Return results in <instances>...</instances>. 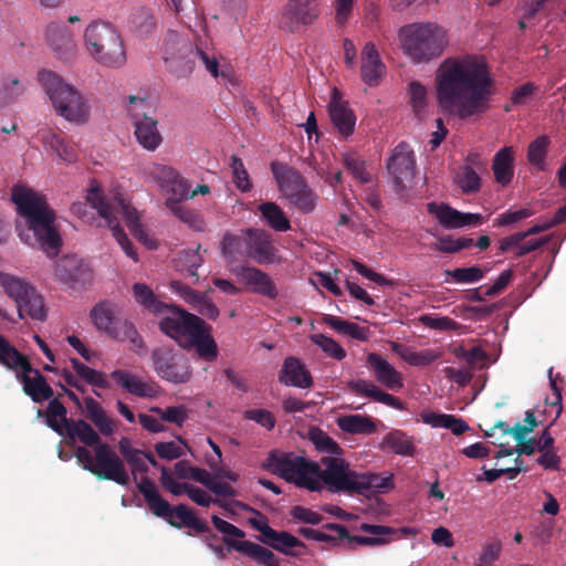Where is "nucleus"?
I'll return each mask as SVG.
<instances>
[{"label": "nucleus", "instance_id": "obj_1", "mask_svg": "<svg viewBox=\"0 0 566 566\" xmlns=\"http://www.w3.org/2000/svg\"><path fill=\"white\" fill-rule=\"evenodd\" d=\"M263 467L269 472L311 492H319L326 486L332 493L371 497L394 488L391 476L357 472L342 458L323 457L319 464L294 452L272 450Z\"/></svg>", "mask_w": 566, "mask_h": 566}, {"label": "nucleus", "instance_id": "obj_2", "mask_svg": "<svg viewBox=\"0 0 566 566\" xmlns=\"http://www.w3.org/2000/svg\"><path fill=\"white\" fill-rule=\"evenodd\" d=\"M439 107L461 119L483 114L489 108L493 81L486 65L473 57H449L436 75Z\"/></svg>", "mask_w": 566, "mask_h": 566}, {"label": "nucleus", "instance_id": "obj_3", "mask_svg": "<svg viewBox=\"0 0 566 566\" xmlns=\"http://www.w3.org/2000/svg\"><path fill=\"white\" fill-rule=\"evenodd\" d=\"M158 322L159 331L174 339L182 349H195L198 357L207 363L214 361L219 350L211 335L212 326L201 317L175 304H167Z\"/></svg>", "mask_w": 566, "mask_h": 566}, {"label": "nucleus", "instance_id": "obj_4", "mask_svg": "<svg viewBox=\"0 0 566 566\" xmlns=\"http://www.w3.org/2000/svg\"><path fill=\"white\" fill-rule=\"evenodd\" d=\"M91 206L97 210L98 214L106 221L112 230L113 237L116 239L123 251L127 256L135 262L138 261L136 251L133 243L127 238L123 228L118 223V217H122L130 233L143 242L148 249H156V240L149 238L140 224L139 214L120 195H115L112 198L103 196L102 191L96 188H91L86 196Z\"/></svg>", "mask_w": 566, "mask_h": 566}, {"label": "nucleus", "instance_id": "obj_5", "mask_svg": "<svg viewBox=\"0 0 566 566\" xmlns=\"http://www.w3.org/2000/svg\"><path fill=\"white\" fill-rule=\"evenodd\" d=\"M12 201L20 216L25 218L35 242L49 258H55L62 245L60 233L54 227L55 213L45 199L30 188L15 185L11 191Z\"/></svg>", "mask_w": 566, "mask_h": 566}, {"label": "nucleus", "instance_id": "obj_6", "mask_svg": "<svg viewBox=\"0 0 566 566\" xmlns=\"http://www.w3.org/2000/svg\"><path fill=\"white\" fill-rule=\"evenodd\" d=\"M401 49L415 63H429L440 57L449 40L444 28L432 22H416L399 30Z\"/></svg>", "mask_w": 566, "mask_h": 566}, {"label": "nucleus", "instance_id": "obj_7", "mask_svg": "<svg viewBox=\"0 0 566 566\" xmlns=\"http://www.w3.org/2000/svg\"><path fill=\"white\" fill-rule=\"evenodd\" d=\"M137 489L143 494L149 511L155 516L165 518L170 526L175 528L186 527L192 530L196 534H208L207 541L217 537L216 534L211 533L207 522L197 517L187 505L171 506L163 499L156 484L148 476L140 479Z\"/></svg>", "mask_w": 566, "mask_h": 566}, {"label": "nucleus", "instance_id": "obj_8", "mask_svg": "<svg viewBox=\"0 0 566 566\" xmlns=\"http://www.w3.org/2000/svg\"><path fill=\"white\" fill-rule=\"evenodd\" d=\"M38 80L59 116L75 124H84L88 119L90 106L73 85L46 70L39 72Z\"/></svg>", "mask_w": 566, "mask_h": 566}, {"label": "nucleus", "instance_id": "obj_9", "mask_svg": "<svg viewBox=\"0 0 566 566\" xmlns=\"http://www.w3.org/2000/svg\"><path fill=\"white\" fill-rule=\"evenodd\" d=\"M0 365L12 370L22 385L23 392L35 403L53 400V389L39 369L33 368L29 358L7 339L0 346Z\"/></svg>", "mask_w": 566, "mask_h": 566}, {"label": "nucleus", "instance_id": "obj_10", "mask_svg": "<svg viewBox=\"0 0 566 566\" xmlns=\"http://www.w3.org/2000/svg\"><path fill=\"white\" fill-rule=\"evenodd\" d=\"M85 46L91 56L107 67H119L126 53L119 33L107 22H93L84 33Z\"/></svg>", "mask_w": 566, "mask_h": 566}, {"label": "nucleus", "instance_id": "obj_11", "mask_svg": "<svg viewBox=\"0 0 566 566\" xmlns=\"http://www.w3.org/2000/svg\"><path fill=\"white\" fill-rule=\"evenodd\" d=\"M65 406L56 398L48 403L45 423L59 436L64 437L69 446L80 441L87 447L102 444L98 433L85 420L70 419L66 417Z\"/></svg>", "mask_w": 566, "mask_h": 566}, {"label": "nucleus", "instance_id": "obj_12", "mask_svg": "<svg viewBox=\"0 0 566 566\" xmlns=\"http://www.w3.org/2000/svg\"><path fill=\"white\" fill-rule=\"evenodd\" d=\"M272 171L279 190L290 205L304 214L311 213L315 209L317 195L296 169L287 166L276 168L272 164Z\"/></svg>", "mask_w": 566, "mask_h": 566}, {"label": "nucleus", "instance_id": "obj_13", "mask_svg": "<svg viewBox=\"0 0 566 566\" xmlns=\"http://www.w3.org/2000/svg\"><path fill=\"white\" fill-rule=\"evenodd\" d=\"M0 283L4 292L17 303L20 318H24L25 315L36 321L46 318L43 297L27 281L11 274H1Z\"/></svg>", "mask_w": 566, "mask_h": 566}, {"label": "nucleus", "instance_id": "obj_14", "mask_svg": "<svg viewBox=\"0 0 566 566\" xmlns=\"http://www.w3.org/2000/svg\"><path fill=\"white\" fill-rule=\"evenodd\" d=\"M150 358L154 371L163 380L180 385L188 382L192 377L188 357L170 346L154 348Z\"/></svg>", "mask_w": 566, "mask_h": 566}, {"label": "nucleus", "instance_id": "obj_15", "mask_svg": "<svg viewBox=\"0 0 566 566\" xmlns=\"http://www.w3.org/2000/svg\"><path fill=\"white\" fill-rule=\"evenodd\" d=\"M167 70L176 78L188 77L195 69V49L177 33L171 32L165 40Z\"/></svg>", "mask_w": 566, "mask_h": 566}, {"label": "nucleus", "instance_id": "obj_16", "mask_svg": "<svg viewBox=\"0 0 566 566\" xmlns=\"http://www.w3.org/2000/svg\"><path fill=\"white\" fill-rule=\"evenodd\" d=\"M386 167L395 188L402 191L415 177L416 157L409 144L406 142L399 143L392 149Z\"/></svg>", "mask_w": 566, "mask_h": 566}, {"label": "nucleus", "instance_id": "obj_17", "mask_svg": "<svg viewBox=\"0 0 566 566\" xmlns=\"http://www.w3.org/2000/svg\"><path fill=\"white\" fill-rule=\"evenodd\" d=\"M97 473L94 475L98 480L114 481L119 485L127 486L129 484V475L125 470L123 460L107 444L102 443L94 448Z\"/></svg>", "mask_w": 566, "mask_h": 566}, {"label": "nucleus", "instance_id": "obj_18", "mask_svg": "<svg viewBox=\"0 0 566 566\" xmlns=\"http://www.w3.org/2000/svg\"><path fill=\"white\" fill-rule=\"evenodd\" d=\"M427 208L428 212L433 214L444 229L476 227L484 222V217L481 213L461 212L448 203L429 202Z\"/></svg>", "mask_w": 566, "mask_h": 566}, {"label": "nucleus", "instance_id": "obj_19", "mask_svg": "<svg viewBox=\"0 0 566 566\" xmlns=\"http://www.w3.org/2000/svg\"><path fill=\"white\" fill-rule=\"evenodd\" d=\"M245 256L259 264H269L274 261L276 249L270 234L261 229H248L244 238Z\"/></svg>", "mask_w": 566, "mask_h": 566}, {"label": "nucleus", "instance_id": "obj_20", "mask_svg": "<svg viewBox=\"0 0 566 566\" xmlns=\"http://www.w3.org/2000/svg\"><path fill=\"white\" fill-rule=\"evenodd\" d=\"M324 527L326 530L336 532L337 538L339 539H347L349 544H357L363 546H375L385 544L386 541L380 536L392 533V530L388 526L373 525L367 523H363L360 525V530L374 536L350 535L345 526L336 523H328L324 525Z\"/></svg>", "mask_w": 566, "mask_h": 566}, {"label": "nucleus", "instance_id": "obj_21", "mask_svg": "<svg viewBox=\"0 0 566 566\" xmlns=\"http://www.w3.org/2000/svg\"><path fill=\"white\" fill-rule=\"evenodd\" d=\"M279 380L285 386L307 389L313 386V377L305 364L294 356L286 357L279 374Z\"/></svg>", "mask_w": 566, "mask_h": 566}, {"label": "nucleus", "instance_id": "obj_22", "mask_svg": "<svg viewBox=\"0 0 566 566\" xmlns=\"http://www.w3.org/2000/svg\"><path fill=\"white\" fill-rule=\"evenodd\" d=\"M59 279L76 289L88 284L92 280L91 270L76 258H63L56 266Z\"/></svg>", "mask_w": 566, "mask_h": 566}, {"label": "nucleus", "instance_id": "obj_23", "mask_svg": "<svg viewBox=\"0 0 566 566\" xmlns=\"http://www.w3.org/2000/svg\"><path fill=\"white\" fill-rule=\"evenodd\" d=\"M367 364L374 370L378 382L390 390L400 389L403 386L401 374L390 365L380 354L370 353Z\"/></svg>", "mask_w": 566, "mask_h": 566}, {"label": "nucleus", "instance_id": "obj_24", "mask_svg": "<svg viewBox=\"0 0 566 566\" xmlns=\"http://www.w3.org/2000/svg\"><path fill=\"white\" fill-rule=\"evenodd\" d=\"M235 274L247 284L252 286V292L271 300L276 298L277 289L272 279L262 270L252 266H241Z\"/></svg>", "mask_w": 566, "mask_h": 566}, {"label": "nucleus", "instance_id": "obj_25", "mask_svg": "<svg viewBox=\"0 0 566 566\" xmlns=\"http://www.w3.org/2000/svg\"><path fill=\"white\" fill-rule=\"evenodd\" d=\"M347 388L355 395L370 398L397 410H403V403L399 398L382 391L373 381L355 379L347 382Z\"/></svg>", "mask_w": 566, "mask_h": 566}, {"label": "nucleus", "instance_id": "obj_26", "mask_svg": "<svg viewBox=\"0 0 566 566\" xmlns=\"http://www.w3.org/2000/svg\"><path fill=\"white\" fill-rule=\"evenodd\" d=\"M223 543L228 546L229 551L234 549L240 552L259 564L264 566H280V560L274 553L256 543L235 541L228 537H223Z\"/></svg>", "mask_w": 566, "mask_h": 566}, {"label": "nucleus", "instance_id": "obj_27", "mask_svg": "<svg viewBox=\"0 0 566 566\" xmlns=\"http://www.w3.org/2000/svg\"><path fill=\"white\" fill-rule=\"evenodd\" d=\"M385 72V65L373 42H367L361 51V78L369 86H376Z\"/></svg>", "mask_w": 566, "mask_h": 566}, {"label": "nucleus", "instance_id": "obj_28", "mask_svg": "<svg viewBox=\"0 0 566 566\" xmlns=\"http://www.w3.org/2000/svg\"><path fill=\"white\" fill-rule=\"evenodd\" d=\"M94 326L105 332L109 337L114 338V333L120 331V324L124 319H118L115 315V305L102 301L97 303L90 313Z\"/></svg>", "mask_w": 566, "mask_h": 566}, {"label": "nucleus", "instance_id": "obj_29", "mask_svg": "<svg viewBox=\"0 0 566 566\" xmlns=\"http://www.w3.org/2000/svg\"><path fill=\"white\" fill-rule=\"evenodd\" d=\"M111 377L116 385L134 396L151 398L157 394V389L154 385L145 382L139 376L129 370L116 369L111 373Z\"/></svg>", "mask_w": 566, "mask_h": 566}, {"label": "nucleus", "instance_id": "obj_30", "mask_svg": "<svg viewBox=\"0 0 566 566\" xmlns=\"http://www.w3.org/2000/svg\"><path fill=\"white\" fill-rule=\"evenodd\" d=\"M494 180L502 187L509 186L514 177V149L505 146L499 149L492 160Z\"/></svg>", "mask_w": 566, "mask_h": 566}, {"label": "nucleus", "instance_id": "obj_31", "mask_svg": "<svg viewBox=\"0 0 566 566\" xmlns=\"http://www.w3.org/2000/svg\"><path fill=\"white\" fill-rule=\"evenodd\" d=\"M336 92L329 103V116L333 125L344 137H348L353 134L356 116L354 112L348 107L347 103L336 98Z\"/></svg>", "mask_w": 566, "mask_h": 566}, {"label": "nucleus", "instance_id": "obj_32", "mask_svg": "<svg viewBox=\"0 0 566 566\" xmlns=\"http://www.w3.org/2000/svg\"><path fill=\"white\" fill-rule=\"evenodd\" d=\"M39 135L45 147L61 160L69 164L77 160V153L74 146L65 140L61 134L52 129H42L39 132Z\"/></svg>", "mask_w": 566, "mask_h": 566}, {"label": "nucleus", "instance_id": "obj_33", "mask_svg": "<svg viewBox=\"0 0 566 566\" xmlns=\"http://www.w3.org/2000/svg\"><path fill=\"white\" fill-rule=\"evenodd\" d=\"M133 126L135 137L143 148L154 151L159 147L163 137L158 129L157 119L150 116L134 123Z\"/></svg>", "mask_w": 566, "mask_h": 566}, {"label": "nucleus", "instance_id": "obj_34", "mask_svg": "<svg viewBox=\"0 0 566 566\" xmlns=\"http://www.w3.org/2000/svg\"><path fill=\"white\" fill-rule=\"evenodd\" d=\"M285 13L287 18L296 23L312 24L319 15L317 0H289Z\"/></svg>", "mask_w": 566, "mask_h": 566}, {"label": "nucleus", "instance_id": "obj_35", "mask_svg": "<svg viewBox=\"0 0 566 566\" xmlns=\"http://www.w3.org/2000/svg\"><path fill=\"white\" fill-rule=\"evenodd\" d=\"M201 245L198 244L196 249H187L179 251L175 258V266L178 271L185 273L186 277L190 279L192 284L198 283L199 274L197 270L202 265L203 258L200 254Z\"/></svg>", "mask_w": 566, "mask_h": 566}, {"label": "nucleus", "instance_id": "obj_36", "mask_svg": "<svg viewBox=\"0 0 566 566\" xmlns=\"http://www.w3.org/2000/svg\"><path fill=\"white\" fill-rule=\"evenodd\" d=\"M340 430L350 434H373L377 431L375 420L365 415H346L337 418Z\"/></svg>", "mask_w": 566, "mask_h": 566}, {"label": "nucleus", "instance_id": "obj_37", "mask_svg": "<svg viewBox=\"0 0 566 566\" xmlns=\"http://www.w3.org/2000/svg\"><path fill=\"white\" fill-rule=\"evenodd\" d=\"M390 349L395 354H397L401 359H403L407 364L417 367H424L432 364L434 360L439 358V353H436L430 349L415 352L410 347L397 343L390 342Z\"/></svg>", "mask_w": 566, "mask_h": 566}, {"label": "nucleus", "instance_id": "obj_38", "mask_svg": "<svg viewBox=\"0 0 566 566\" xmlns=\"http://www.w3.org/2000/svg\"><path fill=\"white\" fill-rule=\"evenodd\" d=\"M46 39L51 48L65 57L74 49L67 27L61 23H51L46 29Z\"/></svg>", "mask_w": 566, "mask_h": 566}, {"label": "nucleus", "instance_id": "obj_39", "mask_svg": "<svg viewBox=\"0 0 566 566\" xmlns=\"http://www.w3.org/2000/svg\"><path fill=\"white\" fill-rule=\"evenodd\" d=\"M259 211L265 223L277 232H285L291 229L289 218L279 205L272 201L263 202L259 206Z\"/></svg>", "mask_w": 566, "mask_h": 566}, {"label": "nucleus", "instance_id": "obj_40", "mask_svg": "<svg viewBox=\"0 0 566 566\" xmlns=\"http://www.w3.org/2000/svg\"><path fill=\"white\" fill-rule=\"evenodd\" d=\"M323 323L339 334L348 335L354 339L366 342L369 338L370 331L368 327L359 326L338 316L325 315Z\"/></svg>", "mask_w": 566, "mask_h": 566}, {"label": "nucleus", "instance_id": "obj_41", "mask_svg": "<svg viewBox=\"0 0 566 566\" xmlns=\"http://www.w3.org/2000/svg\"><path fill=\"white\" fill-rule=\"evenodd\" d=\"M129 23L139 36H148L157 25L153 10L146 7L134 9L129 15Z\"/></svg>", "mask_w": 566, "mask_h": 566}, {"label": "nucleus", "instance_id": "obj_42", "mask_svg": "<svg viewBox=\"0 0 566 566\" xmlns=\"http://www.w3.org/2000/svg\"><path fill=\"white\" fill-rule=\"evenodd\" d=\"M133 292L136 302L155 316L161 314L163 311L167 308V303L159 301L153 290L146 284L135 283L133 285Z\"/></svg>", "mask_w": 566, "mask_h": 566}, {"label": "nucleus", "instance_id": "obj_43", "mask_svg": "<svg viewBox=\"0 0 566 566\" xmlns=\"http://www.w3.org/2000/svg\"><path fill=\"white\" fill-rule=\"evenodd\" d=\"M166 207L176 216L180 221L188 224L196 231L203 230V220L193 210L182 205V200L176 198H167Z\"/></svg>", "mask_w": 566, "mask_h": 566}, {"label": "nucleus", "instance_id": "obj_44", "mask_svg": "<svg viewBox=\"0 0 566 566\" xmlns=\"http://www.w3.org/2000/svg\"><path fill=\"white\" fill-rule=\"evenodd\" d=\"M166 207L176 216L180 221L188 224L196 231L203 230V220L193 210L182 205V200L176 198H167Z\"/></svg>", "mask_w": 566, "mask_h": 566}, {"label": "nucleus", "instance_id": "obj_45", "mask_svg": "<svg viewBox=\"0 0 566 566\" xmlns=\"http://www.w3.org/2000/svg\"><path fill=\"white\" fill-rule=\"evenodd\" d=\"M118 450L124 460L132 467L133 473L147 472L148 465L146 463L147 453L132 447L127 438H122L118 442Z\"/></svg>", "mask_w": 566, "mask_h": 566}, {"label": "nucleus", "instance_id": "obj_46", "mask_svg": "<svg viewBox=\"0 0 566 566\" xmlns=\"http://www.w3.org/2000/svg\"><path fill=\"white\" fill-rule=\"evenodd\" d=\"M71 364L77 376V379H81L86 384L99 389H107L109 387V382L106 379L104 373L86 366L77 358H71Z\"/></svg>", "mask_w": 566, "mask_h": 566}, {"label": "nucleus", "instance_id": "obj_47", "mask_svg": "<svg viewBox=\"0 0 566 566\" xmlns=\"http://www.w3.org/2000/svg\"><path fill=\"white\" fill-rule=\"evenodd\" d=\"M308 439L317 451L327 453L328 457L339 458L343 452L338 443L317 427L308 430Z\"/></svg>", "mask_w": 566, "mask_h": 566}, {"label": "nucleus", "instance_id": "obj_48", "mask_svg": "<svg viewBox=\"0 0 566 566\" xmlns=\"http://www.w3.org/2000/svg\"><path fill=\"white\" fill-rule=\"evenodd\" d=\"M114 339L120 342H129V349L138 355H144L146 353V344L143 337L136 329L135 325L127 319H124V322H122L120 331L114 333Z\"/></svg>", "mask_w": 566, "mask_h": 566}, {"label": "nucleus", "instance_id": "obj_49", "mask_svg": "<svg viewBox=\"0 0 566 566\" xmlns=\"http://www.w3.org/2000/svg\"><path fill=\"white\" fill-rule=\"evenodd\" d=\"M261 541L265 545L285 555H290L291 549L294 547H304L302 541L285 531L277 532L273 530L272 535H270L269 538Z\"/></svg>", "mask_w": 566, "mask_h": 566}, {"label": "nucleus", "instance_id": "obj_50", "mask_svg": "<svg viewBox=\"0 0 566 566\" xmlns=\"http://www.w3.org/2000/svg\"><path fill=\"white\" fill-rule=\"evenodd\" d=\"M342 163L353 177L361 184L371 181V176L367 171L366 160L355 151H347L342 155Z\"/></svg>", "mask_w": 566, "mask_h": 566}, {"label": "nucleus", "instance_id": "obj_51", "mask_svg": "<svg viewBox=\"0 0 566 566\" xmlns=\"http://www.w3.org/2000/svg\"><path fill=\"white\" fill-rule=\"evenodd\" d=\"M384 444L396 454L412 457L415 453L412 441L400 430H394L387 433L384 438Z\"/></svg>", "mask_w": 566, "mask_h": 566}, {"label": "nucleus", "instance_id": "obj_52", "mask_svg": "<svg viewBox=\"0 0 566 566\" xmlns=\"http://www.w3.org/2000/svg\"><path fill=\"white\" fill-rule=\"evenodd\" d=\"M454 182L463 193H475L481 189V177L471 166L460 167Z\"/></svg>", "mask_w": 566, "mask_h": 566}, {"label": "nucleus", "instance_id": "obj_53", "mask_svg": "<svg viewBox=\"0 0 566 566\" xmlns=\"http://www.w3.org/2000/svg\"><path fill=\"white\" fill-rule=\"evenodd\" d=\"M549 143V137L542 135L534 139L527 149L528 163L542 171L546 169L545 158L548 151Z\"/></svg>", "mask_w": 566, "mask_h": 566}, {"label": "nucleus", "instance_id": "obj_54", "mask_svg": "<svg viewBox=\"0 0 566 566\" xmlns=\"http://www.w3.org/2000/svg\"><path fill=\"white\" fill-rule=\"evenodd\" d=\"M408 103L410 104L417 117H421L428 105V91L424 85L418 81H411L408 84Z\"/></svg>", "mask_w": 566, "mask_h": 566}, {"label": "nucleus", "instance_id": "obj_55", "mask_svg": "<svg viewBox=\"0 0 566 566\" xmlns=\"http://www.w3.org/2000/svg\"><path fill=\"white\" fill-rule=\"evenodd\" d=\"M124 106L133 124L143 118L150 117L149 114L153 112V106L145 96L129 95Z\"/></svg>", "mask_w": 566, "mask_h": 566}, {"label": "nucleus", "instance_id": "obj_56", "mask_svg": "<svg viewBox=\"0 0 566 566\" xmlns=\"http://www.w3.org/2000/svg\"><path fill=\"white\" fill-rule=\"evenodd\" d=\"M472 245H474V241L471 238L460 237L454 239L451 235H442L438 238V242L433 245V250L442 253H457L461 250L469 249Z\"/></svg>", "mask_w": 566, "mask_h": 566}, {"label": "nucleus", "instance_id": "obj_57", "mask_svg": "<svg viewBox=\"0 0 566 566\" xmlns=\"http://www.w3.org/2000/svg\"><path fill=\"white\" fill-rule=\"evenodd\" d=\"M221 252L227 259L235 260L238 256H245L244 238L226 233L221 241Z\"/></svg>", "mask_w": 566, "mask_h": 566}, {"label": "nucleus", "instance_id": "obj_58", "mask_svg": "<svg viewBox=\"0 0 566 566\" xmlns=\"http://www.w3.org/2000/svg\"><path fill=\"white\" fill-rule=\"evenodd\" d=\"M311 340L317 345L327 356L342 360L346 357L345 349L333 338L323 334H314Z\"/></svg>", "mask_w": 566, "mask_h": 566}, {"label": "nucleus", "instance_id": "obj_59", "mask_svg": "<svg viewBox=\"0 0 566 566\" xmlns=\"http://www.w3.org/2000/svg\"><path fill=\"white\" fill-rule=\"evenodd\" d=\"M150 411L156 412L160 420L174 423L181 427L182 423L188 419V408L184 405L167 407L161 409L159 407H153Z\"/></svg>", "mask_w": 566, "mask_h": 566}, {"label": "nucleus", "instance_id": "obj_60", "mask_svg": "<svg viewBox=\"0 0 566 566\" xmlns=\"http://www.w3.org/2000/svg\"><path fill=\"white\" fill-rule=\"evenodd\" d=\"M446 275L457 283H474L484 277V272L478 266H470L447 270Z\"/></svg>", "mask_w": 566, "mask_h": 566}, {"label": "nucleus", "instance_id": "obj_61", "mask_svg": "<svg viewBox=\"0 0 566 566\" xmlns=\"http://www.w3.org/2000/svg\"><path fill=\"white\" fill-rule=\"evenodd\" d=\"M231 169L233 182L237 186V188L243 192L249 191L252 188L249 174L244 168L242 160L237 156L231 157Z\"/></svg>", "mask_w": 566, "mask_h": 566}, {"label": "nucleus", "instance_id": "obj_62", "mask_svg": "<svg viewBox=\"0 0 566 566\" xmlns=\"http://www.w3.org/2000/svg\"><path fill=\"white\" fill-rule=\"evenodd\" d=\"M502 552V543L499 539L485 544L479 558L475 562V566H491L494 562L500 558Z\"/></svg>", "mask_w": 566, "mask_h": 566}, {"label": "nucleus", "instance_id": "obj_63", "mask_svg": "<svg viewBox=\"0 0 566 566\" xmlns=\"http://www.w3.org/2000/svg\"><path fill=\"white\" fill-rule=\"evenodd\" d=\"M149 175L153 177L155 181L158 182L160 188L166 189V187L177 178L178 172L166 165L155 164L149 169Z\"/></svg>", "mask_w": 566, "mask_h": 566}, {"label": "nucleus", "instance_id": "obj_64", "mask_svg": "<svg viewBox=\"0 0 566 566\" xmlns=\"http://www.w3.org/2000/svg\"><path fill=\"white\" fill-rule=\"evenodd\" d=\"M171 291H174L176 294H178L186 303L191 305L193 308L201 300V296L205 293H200L187 284L180 282V281H171L170 283Z\"/></svg>", "mask_w": 566, "mask_h": 566}]
</instances>
